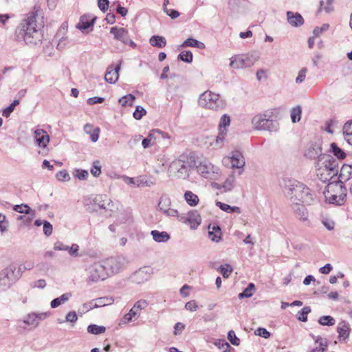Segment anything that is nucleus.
I'll return each instance as SVG.
<instances>
[{
	"mask_svg": "<svg viewBox=\"0 0 352 352\" xmlns=\"http://www.w3.org/2000/svg\"><path fill=\"white\" fill-rule=\"evenodd\" d=\"M286 15L287 22L292 27L298 28L304 24V19L300 13L287 11Z\"/></svg>",
	"mask_w": 352,
	"mask_h": 352,
	"instance_id": "nucleus-23",
	"label": "nucleus"
},
{
	"mask_svg": "<svg viewBox=\"0 0 352 352\" xmlns=\"http://www.w3.org/2000/svg\"><path fill=\"white\" fill-rule=\"evenodd\" d=\"M220 272L224 278H228L232 272L233 271L232 267L229 264L221 265L219 267Z\"/></svg>",
	"mask_w": 352,
	"mask_h": 352,
	"instance_id": "nucleus-53",
	"label": "nucleus"
},
{
	"mask_svg": "<svg viewBox=\"0 0 352 352\" xmlns=\"http://www.w3.org/2000/svg\"><path fill=\"white\" fill-rule=\"evenodd\" d=\"M121 63L122 61H120L116 67H113V65L108 67L104 76V79L107 82L114 84L118 81L119 78V71L121 68Z\"/></svg>",
	"mask_w": 352,
	"mask_h": 352,
	"instance_id": "nucleus-20",
	"label": "nucleus"
},
{
	"mask_svg": "<svg viewBox=\"0 0 352 352\" xmlns=\"http://www.w3.org/2000/svg\"><path fill=\"white\" fill-rule=\"evenodd\" d=\"M310 307H304L300 311H299L297 314V318L298 320L302 322L307 321V316L311 312Z\"/></svg>",
	"mask_w": 352,
	"mask_h": 352,
	"instance_id": "nucleus-46",
	"label": "nucleus"
},
{
	"mask_svg": "<svg viewBox=\"0 0 352 352\" xmlns=\"http://www.w3.org/2000/svg\"><path fill=\"white\" fill-rule=\"evenodd\" d=\"M149 43L153 47H155L157 48H162L166 46V40L162 36L153 35L149 39Z\"/></svg>",
	"mask_w": 352,
	"mask_h": 352,
	"instance_id": "nucleus-31",
	"label": "nucleus"
},
{
	"mask_svg": "<svg viewBox=\"0 0 352 352\" xmlns=\"http://www.w3.org/2000/svg\"><path fill=\"white\" fill-rule=\"evenodd\" d=\"M8 281L12 285L22 276L23 270L21 265L11 263L1 271Z\"/></svg>",
	"mask_w": 352,
	"mask_h": 352,
	"instance_id": "nucleus-13",
	"label": "nucleus"
},
{
	"mask_svg": "<svg viewBox=\"0 0 352 352\" xmlns=\"http://www.w3.org/2000/svg\"><path fill=\"white\" fill-rule=\"evenodd\" d=\"M329 25L324 23L321 27H316L313 30L314 36H319L323 32L328 30Z\"/></svg>",
	"mask_w": 352,
	"mask_h": 352,
	"instance_id": "nucleus-58",
	"label": "nucleus"
},
{
	"mask_svg": "<svg viewBox=\"0 0 352 352\" xmlns=\"http://www.w3.org/2000/svg\"><path fill=\"white\" fill-rule=\"evenodd\" d=\"M36 12L27 15L15 30V38L17 41H23L29 45H37L41 43L43 35L36 24Z\"/></svg>",
	"mask_w": 352,
	"mask_h": 352,
	"instance_id": "nucleus-1",
	"label": "nucleus"
},
{
	"mask_svg": "<svg viewBox=\"0 0 352 352\" xmlns=\"http://www.w3.org/2000/svg\"><path fill=\"white\" fill-rule=\"evenodd\" d=\"M323 194L327 201L340 206L344 203L346 188L341 181L332 182L327 184Z\"/></svg>",
	"mask_w": 352,
	"mask_h": 352,
	"instance_id": "nucleus-3",
	"label": "nucleus"
},
{
	"mask_svg": "<svg viewBox=\"0 0 352 352\" xmlns=\"http://www.w3.org/2000/svg\"><path fill=\"white\" fill-rule=\"evenodd\" d=\"M307 72V69L306 67H303L299 71L298 76L296 78V83L299 84V83L302 82L305 80Z\"/></svg>",
	"mask_w": 352,
	"mask_h": 352,
	"instance_id": "nucleus-60",
	"label": "nucleus"
},
{
	"mask_svg": "<svg viewBox=\"0 0 352 352\" xmlns=\"http://www.w3.org/2000/svg\"><path fill=\"white\" fill-rule=\"evenodd\" d=\"M292 209L296 216L297 218L300 219L302 221H306L308 220L307 218V211L305 206L301 203H292Z\"/></svg>",
	"mask_w": 352,
	"mask_h": 352,
	"instance_id": "nucleus-26",
	"label": "nucleus"
},
{
	"mask_svg": "<svg viewBox=\"0 0 352 352\" xmlns=\"http://www.w3.org/2000/svg\"><path fill=\"white\" fill-rule=\"evenodd\" d=\"M254 288L255 286L253 283H249L248 287L241 293L239 294V298L241 299L243 298L251 297L253 295L252 290H254Z\"/></svg>",
	"mask_w": 352,
	"mask_h": 352,
	"instance_id": "nucleus-48",
	"label": "nucleus"
},
{
	"mask_svg": "<svg viewBox=\"0 0 352 352\" xmlns=\"http://www.w3.org/2000/svg\"><path fill=\"white\" fill-rule=\"evenodd\" d=\"M208 234L212 241L219 242L221 239V232L220 228L214 226L210 230V226L208 227Z\"/></svg>",
	"mask_w": 352,
	"mask_h": 352,
	"instance_id": "nucleus-39",
	"label": "nucleus"
},
{
	"mask_svg": "<svg viewBox=\"0 0 352 352\" xmlns=\"http://www.w3.org/2000/svg\"><path fill=\"white\" fill-rule=\"evenodd\" d=\"M72 294L69 292L62 294L60 297L54 298L50 302L52 308L55 309L62 304L65 303L71 298Z\"/></svg>",
	"mask_w": 352,
	"mask_h": 352,
	"instance_id": "nucleus-33",
	"label": "nucleus"
},
{
	"mask_svg": "<svg viewBox=\"0 0 352 352\" xmlns=\"http://www.w3.org/2000/svg\"><path fill=\"white\" fill-rule=\"evenodd\" d=\"M148 305V302L146 300L142 299L137 301L129 313L126 314L122 318V323L126 324L136 320L140 316L141 310L144 309Z\"/></svg>",
	"mask_w": 352,
	"mask_h": 352,
	"instance_id": "nucleus-14",
	"label": "nucleus"
},
{
	"mask_svg": "<svg viewBox=\"0 0 352 352\" xmlns=\"http://www.w3.org/2000/svg\"><path fill=\"white\" fill-rule=\"evenodd\" d=\"M226 160L230 161L232 168H243L245 164L243 154L239 151H232L230 157L226 159Z\"/></svg>",
	"mask_w": 352,
	"mask_h": 352,
	"instance_id": "nucleus-21",
	"label": "nucleus"
},
{
	"mask_svg": "<svg viewBox=\"0 0 352 352\" xmlns=\"http://www.w3.org/2000/svg\"><path fill=\"white\" fill-rule=\"evenodd\" d=\"M34 139L36 145L41 148L38 153L43 156H45L48 153L47 148L50 142V136L43 129H36L34 131Z\"/></svg>",
	"mask_w": 352,
	"mask_h": 352,
	"instance_id": "nucleus-11",
	"label": "nucleus"
},
{
	"mask_svg": "<svg viewBox=\"0 0 352 352\" xmlns=\"http://www.w3.org/2000/svg\"><path fill=\"white\" fill-rule=\"evenodd\" d=\"M216 206H218L221 210L228 213L236 212L237 214L241 213V209L238 206H231L228 204L222 203L221 201H217Z\"/></svg>",
	"mask_w": 352,
	"mask_h": 352,
	"instance_id": "nucleus-37",
	"label": "nucleus"
},
{
	"mask_svg": "<svg viewBox=\"0 0 352 352\" xmlns=\"http://www.w3.org/2000/svg\"><path fill=\"white\" fill-rule=\"evenodd\" d=\"M185 156L173 160L169 166V171L171 174L179 179H186L189 176L190 168L195 164V161L188 160L186 161Z\"/></svg>",
	"mask_w": 352,
	"mask_h": 352,
	"instance_id": "nucleus-5",
	"label": "nucleus"
},
{
	"mask_svg": "<svg viewBox=\"0 0 352 352\" xmlns=\"http://www.w3.org/2000/svg\"><path fill=\"white\" fill-rule=\"evenodd\" d=\"M153 184V183L151 181H148L144 179L142 177L137 178V186H151Z\"/></svg>",
	"mask_w": 352,
	"mask_h": 352,
	"instance_id": "nucleus-64",
	"label": "nucleus"
},
{
	"mask_svg": "<svg viewBox=\"0 0 352 352\" xmlns=\"http://www.w3.org/2000/svg\"><path fill=\"white\" fill-rule=\"evenodd\" d=\"M342 131L344 140L349 144L352 145V120L344 124Z\"/></svg>",
	"mask_w": 352,
	"mask_h": 352,
	"instance_id": "nucleus-30",
	"label": "nucleus"
},
{
	"mask_svg": "<svg viewBox=\"0 0 352 352\" xmlns=\"http://www.w3.org/2000/svg\"><path fill=\"white\" fill-rule=\"evenodd\" d=\"M23 324L32 326L34 328L38 325V320L35 313L29 314L25 316L22 320L18 321V327L23 329H26V327Z\"/></svg>",
	"mask_w": 352,
	"mask_h": 352,
	"instance_id": "nucleus-22",
	"label": "nucleus"
},
{
	"mask_svg": "<svg viewBox=\"0 0 352 352\" xmlns=\"http://www.w3.org/2000/svg\"><path fill=\"white\" fill-rule=\"evenodd\" d=\"M259 55L256 52L235 55L230 58V66L234 69L250 67L258 61Z\"/></svg>",
	"mask_w": 352,
	"mask_h": 352,
	"instance_id": "nucleus-7",
	"label": "nucleus"
},
{
	"mask_svg": "<svg viewBox=\"0 0 352 352\" xmlns=\"http://www.w3.org/2000/svg\"><path fill=\"white\" fill-rule=\"evenodd\" d=\"M320 155H323L322 153V148L318 144H311L305 152V156L310 159L317 158V160H318Z\"/></svg>",
	"mask_w": 352,
	"mask_h": 352,
	"instance_id": "nucleus-27",
	"label": "nucleus"
},
{
	"mask_svg": "<svg viewBox=\"0 0 352 352\" xmlns=\"http://www.w3.org/2000/svg\"><path fill=\"white\" fill-rule=\"evenodd\" d=\"M106 329L104 326H98L97 324H90L87 327L88 333L94 335H99L104 333Z\"/></svg>",
	"mask_w": 352,
	"mask_h": 352,
	"instance_id": "nucleus-44",
	"label": "nucleus"
},
{
	"mask_svg": "<svg viewBox=\"0 0 352 352\" xmlns=\"http://www.w3.org/2000/svg\"><path fill=\"white\" fill-rule=\"evenodd\" d=\"M110 33L113 34L114 38L124 43L129 37L128 30L124 28L112 27Z\"/></svg>",
	"mask_w": 352,
	"mask_h": 352,
	"instance_id": "nucleus-24",
	"label": "nucleus"
},
{
	"mask_svg": "<svg viewBox=\"0 0 352 352\" xmlns=\"http://www.w3.org/2000/svg\"><path fill=\"white\" fill-rule=\"evenodd\" d=\"M318 322L323 326H333L335 324V320L330 316H323L319 318Z\"/></svg>",
	"mask_w": 352,
	"mask_h": 352,
	"instance_id": "nucleus-50",
	"label": "nucleus"
},
{
	"mask_svg": "<svg viewBox=\"0 0 352 352\" xmlns=\"http://www.w3.org/2000/svg\"><path fill=\"white\" fill-rule=\"evenodd\" d=\"M53 231L52 225L47 221H43V233L46 236H49L52 234Z\"/></svg>",
	"mask_w": 352,
	"mask_h": 352,
	"instance_id": "nucleus-59",
	"label": "nucleus"
},
{
	"mask_svg": "<svg viewBox=\"0 0 352 352\" xmlns=\"http://www.w3.org/2000/svg\"><path fill=\"white\" fill-rule=\"evenodd\" d=\"M109 276L120 272L126 264V259L124 256H112L103 261Z\"/></svg>",
	"mask_w": 352,
	"mask_h": 352,
	"instance_id": "nucleus-10",
	"label": "nucleus"
},
{
	"mask_svg": "<svg viewBox=\"0 0 352 352\" xmlns=\"http://www.w3.org/2000/svg\"><path fill=\"white\" fill-rule=\"evenodd\" d=\"M199 104L204 108L217 111L223 107L219 96L211 91H205L201 94L198 100Z\"/></svg>",
	"mask_w": 352,
	"mask_h": 352,
	"instance_id": "nucleus-8",
	"label": "nucleus"
},
{
	"mask_svg": "<svg viewBox=\"0 0 352 352\" xmlns=\"http://www.w3.org/2000/svg\"><path fill=\"white\" fill-rule=\"evenodd\" d=\"M315 167L318 175H322L324 172L331 178L338 175L339 173L338 161L331 155L323 154L319 156L318 160L315 162Z\"/></svg>",
	"mask_w": 352,
	"mask_h": 352,
	"instance_id": "nucleus-4",
	"label": "nucleus"
},
{
	"mask_svg": "<svg viewBox=\"0 0 352 352\" xmlns=\"http://www.w3.org/2000/svg\"><path fill=\"white\" fill-rule=\"evenodd\" d=\"M339 178L344 181L349 180L352 177L351 167L350 164H345L342 165V168L339 169Z\"/></svg>",
	"mask_w": 352,
	"mask_h": 352,
	"instance_id": "nucleus-35",
	"label": "nucleus"
},
{
	"mask_svg": "<svg viewBox=\"0 0 352 352\" xmlns=\"http://www.w3.org/2000/svg\"><path fill=\"white\" fill-rule=\"evenodd\" d=\"M177 219L180 221L190 224L192 229H196L201 221V217L197 211L189 212L187 217L178 214Z\"/></svg>",
	"mask_w": 352,
	"mask_h": 352,
	"instance_id": "nucleus-19",
	"label": "nucleus"
},
{
	"mask_svg": "<svg viewBox=\"0 0 352 352\" xmlns=\"http://www.w3.org/2000/svg\"><path fill=\"white\" fill-rule=\"evenodd\" d=\"M20 102L19 99H15L13 102L6 108L3 109L2 116L6 118H8L11 113L14 110L16 106H17Z\"/></svg>",
	"mask_w": 352,
	"mask_h": 352,
	"instance_id": "nucleus-45",
	"label": "nucleus"
},
{
	"mask_svg": "<svg viewBox=\"0 0 352 352\" xmlns=\"http://www.w3.org/2000/svg\"><path fill=\"white\" fill-rule=\"evenodd\" d=\"M11 286L4 275L0 272V292L6 291Z\"/></svg>",
	"mask_w": 352,
	"mask_h": 352,
	"instance_id": "nucleus-52",
	"label": "nucleus"
},
{
	"mask_svg": "<svg viewBox=\"0 0 352 352\" xmlns=\"http://www.w3.org/2000/svg\"><path fill=\"white\" fill-rule=\"evenodd\" d=\"M151 142L154 144L156 141H160L162 139L168 138V133H164L160 129H153L149 132L146 137Z\"/></svg>",
	"mask_w": 352,
	"mask_h": 352,
	"instance_id": "nucleus-28",
	"label": "nucleus"
},
{
	"mask_svg": "<svg viewBox=\"0 0 352 352\" xmlns=\"http://www.w3.org/2000/svg\"><path fill=\"white\" fill-rule=\"evenodd\" d=\"M94 20L95 19H94L91 21H88L84 17H81L79 23L76 25V28L82 32L87 31L88 32L89 30H92V27L94 24Z\"/></svg>",
	"mask_w": 352,
	"mask_h": 352,
	"instance_id": "nucleus-34",
	"label": "nucleus"
},
{
	"mask_svg": "<svg viewBox=\"0 0 352 352\" xmlns=\"http://www.w3.org/2000/svg\"><path fill=\"white\" fill-rule=\"evenodd\" d=\"M89 283H97L109 277L103 261L89 265L85 270Z\"/></svg>",
	"mask_w": 352,
	"mask_h": 352,
	"instance_id": "nucleus-6",
	"label": "nucleus"
},
{
	"mask_svg": "<svg viewBox=\"0 0 352 352\" xmlns=\"http://www.w3.org/2000/svg\"><path fill=\"white\" fill-rule=\"evenodd\" d=\"M230 124V116L227 114H224L221 118L219 124V135L216 138V146H221L223 140H225L227 129L226 127L228 126Z\"/></svg>",
	"mask_w": 352,
	"mask_h": 352,
	"instance_id": "nucleus-17",
	"label": "nucleus"
},
{
	"mask_svg": "<svg viewBox=\"0 0 352 352\" xmlns=\"http://www.w3.org/2000/svg\"><path fill=\"white\" fill-rule=\"evenodd\" d=\"M197 170L202 177L210 179H217L219 174V168L207 161L200 162Z\"/></svg>",
	"mask_w": 352,
	"mask_h": 352,
	"instance_id": "nucleus-12",
	"label": "nucleus"
},
{
	"mask_svg": "<svg viewBox=\"0 0 352 352\" xmlns=\"http://www.w3.org/2000/svg\"><path fill=\"white\" fill-rule=\"evenodd\" d=\"M91 175L96 177H98L101 174V166L98 160L94 161L92 164V167L90 170Z\"/></svg>",
	"mask_w": 352,
	"mask_h": 352,
	"instance_id": "nucleus-51",
	"label": "nucleus"
},
{
	"mask_svg": "<svg viewBox=\"0 0 352 352\" xmlns=\"http://www.w3.org/2000/svg\"><path fill=\"white\" fill-rule=\"evenodd\" d=\"M337 331L338 333V340L340 342L346 340L351 331L350 325L348 322L342 321L338 324Z\"/></svg>",
	"mask_w": 352,
	"mask_h": 352,
	"instance_id": "nucleus-25",
	"label": "nucleus"
},
{
	"mask_svg": "<svg viewBox=\"0 0 352 352\" xmlns=\"http://www.w3.org/2000/svg\"><path fill=\"white\" fill-rule=\"evenodd\" d=\"M255 334L264 338H268L270 333L265 328L259 327L255 331Z\"/></svg>",
	"mask_w": 352,
	"mask_h": 352,
	"instance_id": "nucleus-61",
	"label": "nucleus"
},
{
	"mask_svg": "<svg viewBox=\"0 0 352 352\" xmlns=\"http://www.w3.org/2000/svg\"><path fill=\"white\" fill-rule=\"evenodd\" d=\"M74 44L72 40L69 39L68 37H62L59 39V41L57 44V48L58 50H63L67 47H69Z\"/></svg>",
	"mask_w": 352,
	"mask_h": 352,
	"instance_id": "nucleus-49",
	"label": "nucleus"
},
{
	"mask_svg": "<svg viewBox=\"0 0 352 352\" xmlns=\"http://www.w3.org/2000/svg\"><path fill=\"white\" fill-rule=\"evenodd\" d=\"M302 109L300 106L295 107L291 110V119L293 123L299 122L301 118Z\"/></svg>",
	"mask_w": 352,
	"mask_h": 352,
	"instance_id": "nucleus-43",
	"label": "nucleus"
},
{
	"mask_svg": "<svg viewBox=\"0 0 352 352\" xmlns=\"http://www.w3.org/2000/svg\"><path fill=\"white\" fill-rule=\"evenodd\" d=\"M193 55L190 51H183L177 56V59L187 63L192 61Z\"/></svg>",
	"mask_w": 352,
	"mask_h": 352,
	"instance_id": "nucleus-47",
	"label": "nucleus"
},
{
	"mask_svg": "<svg viewBox=\"0 0 352 352\" xmlns=\"http://www.w3.org/2000/svg\"><path fill=\"white\" fill-rule=\"evenodd\" d=\"M151 234L153 240L157 243H164L170 239V235L165 231L152 230Z\"/></svg>",
	"mask_w": 352,
	"mask_h": 352,
	"instance_id": "nucleus-29",
	"label": "nucleus"
},
{
	"mask_svg": "<svg viewBox=\"0 0 352 352\" xmlns=\"http://www.w3.org/2000/svg\"><path fill=\"white\" fill-rule=\"evenodd\" d=\"M228 339L233 345L238 346L240 344V340L236 336L234 331L232 330L228 332Z\"/></svg>",
	"mask_w": 352,
	"mask_h": 352,
	"instance_id": "nucleus-57",
	"label": "nucleus"
},
{
	"mask_svg": "<svg viewBox=\"0 0 352 352\" xmlns=\"http://www.w3.org/2000/svg\"><path fill=\"white\" fill-rule=\"evenodd\" d=\"M329 151L333 154L338 161V160H344L346 156L344 150L340 148L335 142H333L330 144Z\"/></svg>",
	"mask_w": 352,
	"mask_h": 352,
	"instance_id": "nucleus-32",
	"label": "nucleus"
},
{
	"mask_svg": "<svg viewBox=\"0 0 352 352\" xmlns=\"http://www.w3.org/2000/svg\"><path fill=\"white\" fill-rule=\"evenodd\" d=\"M107 204H109L108 200L104 199V196L101 195L85 199V205L89 212H97L98 209H106Z\"/></svg>",
	"mask_w": 352,
	"mask_h": 352,
	"instance_id": "nucleus-15",
	"label": "nucleus"
},
{
	"mask_svg": "<svg viewBox=\"0 0 352 352\" xmlns=\"http://www.w3.org/2000/svg\"><path fill=\"white\" fill-rule=\"evenodd\" d=\"M57 179L61 182H66L70 179L69 175L65 170H60L56 173V175Z\"/></svg>",
	"mask_w": 352,
	"mask_h": 352,
	"instance_id": "nucleus-56",
	"label": "nucleus"
},
{
	"mask_svg": "<svg viewBox=\"0 0 352 352\" xmlns=\"http://www.w3.org/2000/svg\"><path fill=\"white\" fill-rule=\"evenodd\" d=\"M252 123L256 130H265L269 131H275L277 130L276 123L270 119L267 114H258L255 116Z\"/></svg>",
	"mask_w": 352,
	"mask_h": 352,
	"instance_id": "nucleus-9",
	"label": "nucleus"
},
{
	"mask_svg": "<svg viewBox=\"0 0 352 352\" xmlns=\"http://www.w3.org/2000/svg\"><path fill=\"white\" fill-rule=\"evenodd\" d=\"M13 210L19 213H24L26 214H30L31 218H29L30 220H32V219L35 217V211L32 210L28 205L26 204H20L15 205L13 207Z\"/></svg>",
	"mask_w": 352,
	"mask_h": 352,
	"instance_id": "nucleus-36",
	"label": "nucleus"
},
{
	"mask_svg": "<svg viewBox=\"0 0 352 352\" xmlns=\"http://www.w3.org/2000/svg\"><path fill=\"white\" fill-rule=\"evenodd\" d=\"M236 179L234 175H230L226 179L224 183L222 184V188L225 192L230 191L234 187Z\"/></svg>",
	"mask_w": 352,
	"mask_h": 352,
	"instance_id": "nucleus-42",
	"label": "nucleus"
},
{
	"mask_svg": "<svg viewBox=\"0 0 352 352\" xmlns=\"http://www.w3.org/2000/svg\"><path fill=\"white\" fill-rule=\"evenodd\" d=\"M164 12L172 19H175L179 16V12L173 9H168V8H165V9H164Z\"/></svg>",
	"mask_w": 352,
	"mask_h": 352,
	"instance_id": "nucleus-63",
	"label": "nucleus"
},
{
	"mask_svg": "<svg viewBox=\"0 0 352 352\" xmlns=\"http://www.w3.org/2000/svg\"><path fill=\"white\" fill-rule=\"evenodd\" d=\"M184 199L186 203L190 206H195L199 203L198 196L190 190L185 192Z\"/></svg>",
	"mask_w": 352,
	"mask_h": 352,
	"instance_id": "nucleus-38",
	"label": "nucleus"
},
{
	"mask_svg": "<svg viewBox=\"0 0 352 352\" xmlns=\"http://www.w3.org/2000/svg\"><path fill=\"white\" fill-rule=\"evenodd\" d=\"M283 191L292 203L312 204L316 199V195L309 187L296 179L285 182Z\"/></svg>",
	"mask_w": 352,
	"mask_h": 352,
	"instance_id": "nucleus-2",
	"label": "nucleus"
},
{
	"mask_svg": "<svg viewBox=\"0 0 352 352\" xmlns=\"http://www.w3.org/2000/svg\"><path fill=\"white\" fill-rule=\"evenodd\" d=\"M9 223L5 214L0 213V232H4L7 230Z\"/></svg>",
	"mask_w": 352,
	"mask_h": 352,
	"instance_id": "nucleus-55",
	"label": "nucleus"
},
{
	"mask_svg": "<svg viewBox=\"0 0 352 352\" xmlns=\"http://www.w3.org/2000/svg\"><path fill=\"white\" fill-rule=\"evenodd\" d=\"M316 346L307 352H324L327 347L326 342H323L322 338L317 337L315 341Z\"/></svg>",
	"mask_w": 352,
	"mask_h": 352,
	"instance_id": "nucleus-40",
	"label": "nucleus"
},
{
	"mask_svg": "<svg viewBox=\"0 0 352 352\" xmlns=\"http://www.w3.org/2000/svg\"><path fill=\"white\" fill-rule=\"evenodd\" d=\"M78 317L75 311H69L65 316V321L71 323H74L77 321Z\"/></svg>",
	"mask_w": 352,
	"mask_h": 352,
	"instance_id": "nucleus-62",
	"label": "nucleus"
},
{
	"mask_svg": "<svg viewBox=\"0 0 352 352\" xmlns=\"http://www.w3.org/2000/svg\"><path fill=\"white\" fill-rule=\"evenodd\" d=\"M146 113V111L144 108L141 106H137L133 116L135 120H140Z\"/></svg>",
	"mask_w": 352,
	"mask_h": 352,
	"instance_id": "nucleus-54",
	"label": "nucleus"
},
{
	"mask_svg": "<svg viewBox=\"0 0 352 352\" xmlns=\"http://www.w3.org/2000/svg\"><path fill=\"white\" fill-rule=\"evenodd\" d=\"M113 302L112 297H101L95 299L94 306L98 307H102L107 305H111Z\"/></svg>",
	"mask_w": 352,
	"mask_h": 352,
	"instance_id": "nucleus-41",
	"label": "nucleus"
},
{
	"mask_svg": "<svg viewBox=\"0 0 352 352\" xmlns=\"http://www.w3.org/2000/svg\"><path fill=\"white\" fill-rule=\"evenodd\" d=\"M153 274V269L150 267H143L135 271L131 276L132 281L136 284H141L150 279Z\"/></svg>",
	"mask_w": 352,
	"mask_h": 352,
	"instance_id": "nucleus-18",
	"label": "nucleus"
},
{
	"mask_svg": "<svg viewBox=\"0 0 352 352\" xmlns=\"http://www.w3.org/2000/svg\"><path fill=\"white\" fill-rule=\"evenodd\" d=\"M171 201L167 195H162L160 198L157 208L160 211L163 212L166 217H177L178 216V211L174 208H170Z\"/></svg>",
	"mask_w": 352,
	"mask_h": 352,
	"instance_id": "nucleus-16",
	"label": "nucleus"
}]
</instances>
